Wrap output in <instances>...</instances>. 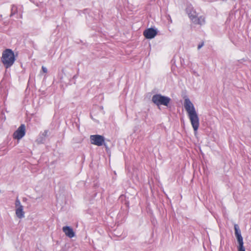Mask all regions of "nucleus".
<instances>
[{"mask_svg":"<svg viewBox=\"0 0 251 251\" xmlns=\"http://www.w3.org/2000/svg\"><path fill=\"white\" fill-rule=\"evenodd\" d=\"M191 20L194 23L196 24H199L200 25H202L204 24L205 23L204 17L203 16H200L198 17L197 14L196 15V16H195V18H194V19L193 18Z\"/></svg>","mask_w":251,"mask_h":251,"instance_id":"9b49d317","label":"nucleus"},{"mask_svg":"<svg viewBox=\"0 0 251 251\" xmlns=\"http://www.w3.org/2000/svg\"><path fill=\"white\" fill-rule=\"evenodd\" d=\"M48 130H46L43 132L41 133L40 137L37 139L39 143H42L45 140V138L47 136Z\"/></svg>","mask_w":251,"mask_h":251,"instance_id":"f8f14e48","label":"nucleus"},{"mask_svg":"<svg viewBox=\"0 0 251 251\" xmlns=\"http://www.w3.org/2000/svg\"><path fill=\"white\" fill-rule=\"evenodd\" d=\"M203 46V43H201V44H199L198 47V50H200Z\"/></svg>","mask_w":251,"mask_h":251,"instance_id":"4468645a","label":"nucleus"},{"mask_svg":"<svg viewBox=\"0 0 251 251\" xmlns=\"http://www.w3.org/2000/svg\"><path fill=\"white\" fill-rule=\"evenodd\" d=\"M156 34L157 31L152 28L147 29L143 32V35L147 39H152L154 38Z\"/></svg>","mask_w":251,"mask_h":251,"instance_id":"6e6552de","label":"nucleus"},{"mask_svg":"<svg viewBox=\"0 0 251 251\" xmlns=\"http://www.w3.org/2000/svg\"><path fill=\"white\" fill-rule=\"evenodd\" d=\"M25 127L24 125L22 124L14 132L13 134V137L15 139L20 140L25 136Z\"/></svg>","mask_w":251,"mask_h":251,"instance_id":"0eeeda50","label":"nucleus"},{"mask_svg":"<svg viewBox=\"0 0 251 251\" xmlns=\"http://www.w3.org/2000/svg\"><path fill=\"white\" fill-rule=\"evenodd\" d=\"M15 211L16 216L20 219H22L25 216L23 206L21 204L20 200L17 199L15 201Z\"/></svg>","mask_w":251,"mask_h":251,"instance_id":"423d86ee","label":"nucleus"},{"mask_svg":"<svg viewBox=\"0 0 251 251\" xmlns=\"http://www.w3.org/2000/svg\"><path fill=\"white\" fill-rule=\"evenodd\" d=\"M42 69L44 73H47L48 71L47 69L45 67L42 66Z\"/></svg>","mask_w":251,"mask_h":251,"instance_id":"ddd939ff","label":"nucleus"},{"mask_svg":"<svg viewBox=\"0 0 251 251\" xmlns=\"http://www.w3.org/2000/svg\"><path fill=\"white\" fill-rule=\"evenodd\" d=\"M235 235L236 237L238 246H237L238 251H245V248L243 246L244 242L241 232L237 225L234 226Z\"/></svg>","mask_w":251,"mask_h":251,"instance_id":"20e7f679","label":"nucleus"},{"mask_svg":"<svg viewBox=\"0 0 251 251\" xmlns=\"http://www.w3.org/2000/svg\"><path fill=\"white\" fill-rule=\"evenodd\" d=\"M183 105L187 112L188 117L196 134L200 126V119L195 106L188 98L184 99Z\"/></svg>","mask_w":251,"mask_h":251,"instance_id":"f257e3e1","label":"nucleus"},{"mask_svg":"<svg viewBox=\"0 0 251 251\" xmlns=\"http://www.w3.org/2000/svg\"><path fill=\"white\" fill-rule=\"evenodd\" d=\"M186 11L188 15L189 18L192 20L195 18L197 14L196 11L194 9L193 7L191 4H188L186 8Z\"/></svg>","mask_w":251,"mask_h":251,"instance_id":"1a4fd4ad","label":"nucleus"},{"mask_svg":"<svg viewBox=\"0 0 251 251\" xmlns=\"http://www.w3.org/2000/svg\"><path fill=\"white\" fill-rule=\"evenodd\" d=\"M152 101L157 106L164 105L167 106L171 101V99L161 94H155L152 96Z\"/></svg>","mask_w":251,"mask_h":251,"instance_id":"7ed1b4c3","label":"nucleus"},{"mask_svg":"<svg viewBox=\"0 0 251 251\" xmlns=\"http://www.w3.org/2000/svg\"><path fill=\"white\" fill-rule=\"evenodd\" d=\"M63 231L65 235L69 238H73L75 236V234L72 228L68 226H65L62 228Z\"/></svg>","mask_w":251,"mask_h":251,"instance_id":"9d476101","label":"nucleus"},{"mask_svg":"<svg viewBox=\"0 0 251 251\" xmlns=\"http://www.w3.org/2000/svg\"><path fill=\"white\" fill-rule=\"evenodd\" d=\"M91 143L98 146H101L104 141L103 136L100 135H93L90 137Z\"/></svg>","mask_w":251,"mask_h":251,"instance_id":"39448f33","label":"nucleus"},{"mask_svg":"<svg viewBox=\"0 0 251 251\" xmlns=\"http://www.w3.org/2000/svg\"><path fill=\"white\" fill-rule=\"evenodd\" d=\"M15 60L13 51L10 49L5 50L2 53L1 61L6 68L11 67Z\"/></svg>","mask_w":251,"mask_h":251,"instance_id":"f03ea898","label":"nucleus"}]
</instances>
